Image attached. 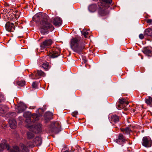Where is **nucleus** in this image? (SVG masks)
Instances as JSON below:
<instances>
[{"label":"nucleus","mask_w":152,"mask_h":152,"mask_svg":"<svg viewBox=\"0 0 152 152\" xmlns=\"http://www.w3.org/2000/svg\"><path fill=\"white\" fill-rule=\"evenodd\" d=\"M39 118L38 115L36 114H33L31 118H27L26 122L27 126L31 131L36 133H38L41 131V125L40 124H37L36 126L32 125V122L37 121Z\"/></svg>","instance_id":"nucleus-1"},{"label":"nucleus","mask_w":152,"mask_h":152,"mask_svg":"<svg viewBox=\"0 0 152 152\" xmlns=\"http://www.w3.org/2000/svg\"><path fill=\"white\" fill-rule=\"evenodd\" d=\"M70 45L73 51L79 54H82V50L85 48L84 43L76 38H73L71 40Z\"/></svg>","instance_id":"nucleus-2"},{"label":"nucleus","mask_w":152,"mask_h":152,"mask_svg":"<svg viewBox=\"0 0 152 152\" xmlns=\"http://www.w3.org/2000/svg\"><path fill=\"white\" fill-rule=\"evenodd\" d=\"M112 1V0H102V1L98 3V11L99 15L104 16L108 14L109 12L107 9Z\"/></svg>","instance_id":"nucleus-3"},{"label":"nucleus","mask_w":152,"mask_h":152,"mask_svg":"<svg viewBox=\"0 0 152 152\" xmlns=\"http://www.w3.org/2000/svg\"><path fill=\"white\" fill-rule=\"evenodd\" d=\"M54 29L53 26L48 21L42 20L40 23V31L41 33L45 35L48 33L49 29L51 31H53Z\"/></svg>","instance_id":"nucleus-4"},{"label":"nucleus","mask_w":152,"mask_h":152,"mask_svg":"<svg viewBox=\"0 0 152 152\" xmlns=\"http://www.w3.org/2000/svg\"><path fill=\"white\" fill-rule=\"evenodd\" d=\"M47 18L48 15L46 14L41 12L38 13L34 16V20L36 22L39 21L42 18L47 19Z\"/></svg>","instance_id":"nucleus-5"},{"label":"nucleus","mask_w":152,"mask_h":152,"mask_svg":"<svg viewBox=\"0 0 152 152\" xmlns=\"http://www.w3.org/2000/svg\"><path fill=\"white\" fill-rule=\"evenodd\" d=\"M142 142L143 145L146 147H150L152 144L151 140L146 137H143Z\"/></svg>","instance_id":"nucleus-6"},{"label":"nucleus","mask_w":152,"mask_h":152,"mask_svg":"<svg viewBox=\"0 0 152 152\" xmlns=\"http://www.w3.org/2000/svg\"><path fill=\"white\" fill-rule=\"evenodd\" d=\"M52 43V41L51 39L46 40L40 45V46L42 49L48 48L49 47Z\"/></svg>","instance_id":"nucleus-7"},{"label":"nucleus","mask_w":152,"mask_h":152,"mask_svg":"<svg viewBox=\"0 0 152 152\" xmlns=\"http://www.w3.org/2000/svg\"><path fill=\"white\" fill-rule=\"evenodd\" d=\"M6 30L9 31L13 32L15 30V26L13 23L7 22L5 26Z\"/></svg>","instance_id":"nucleus-8"},{"label":"nucleus","mask_w":152,"mask_h":152,"mask_svg":"<svg viewBox=\"0 0 152 152\" xmlns=\"http://www.w3.org/2000/svg\"><path fill=\"white\" fill-rule=\"evenodd\" d=\"M0 147L1 150L2 149H7V150H10V147L9 145L7 143V141L5 140H2L0 144Z\"/></svg>","instance_id":"nucleus-9"},{"label":"nucleus","mask_w":152,"mask_h":152,"mask_svg":"<svg viewBox=\"0 0 152 152\" xmlns=\"http://www.w3.org/2000/svg\"><path fill=\"white\" fill-rule=\"evenodd\" d=\"M115 141L118 144L122 145L125 142V140L124 138L123 135L121 134H120L118 138L115 140Z\"/></svg>","instance_id":"nucleus-10"},{"label":"nucleus","mask_w":152,"mask_h":152,"mask_svg":"<svg viewBox=\"0 0 152 152\" xmlns=\"http://www.w3.org/2000/svg\"><path fill=\"white\" fill-rule=\"evenodd\" d=\"M26 108V105L23 102H21L18 104V110L19 113L24 111Z\"/></svg>","instance_id":"nucleus-11"},{"label":"nucleus","mask_w":152,"mask_h":152,"mask_svg":"<svg viewBox=\"0 0 152 152\" xmlns=\"http://www.w3.org/2000/svg\"><path fill=\"white\" fill-rule=\"evenodd\" d=\"M33 143L34 145L37 146H40L42 143V139L39 136L36 137L34 140Z\"/></svg>","instance_id":"nucleus-12"},{"label":"nucleus","mask_w":152,"mask_h":152,"mask_svg":"<svg viewBox=\"0 0 152 152\" xmlns=\"http://www.w3.org/2000/svg\"><path fill=\"white\" fill-rule=\"evenodd\" d=\"M61 19L60 17H56L54 18L53 24L55 26H59L62 23Z\"/></svg>","instance_id":"nucleus-13"},{"label":"nucleus","mask_w":152,"mask_h":152,"mask_svg":"<svg viewBox=\"0 0 152 152\" xmlns=\"http://www.w3.org/2000/svg\"><path fill=\"white\" fill-rule=\"evenodd\" d=\"M9 123L11 129H15L17 125L16 121L13 118H11L9 121Z\"/></svg>","instance_id":"nucleus-14"},{"label":"nucleus","mask_w":152,"mask_h":152,"mask_svg":"<svg viewBox=\"0 0 152 152\" xmlns=\"http://www.w3.org/2000/svg\"><path fill=\"white\" fill-rule=\"evenodd\" d=\"M142 52L148 56L151 57L152 56V51L147 48H143Z\"/></svg>","instance_id":"nucleus-15"},{"label":"nucleus","mask_w":152,"mask_h":152,"mask_svg":"<svg viewBox=\"0 0 152 152\" xmlns=\"http://www.w3.org/2000/svg\"><path fill=\"white\" fill-rule=\"evenodd\" d=\"M110 117V120L111 121L116 123L118 122L119 120V117L116 115H111Z\"/></svg>","instance_id":"nucleus-16"},{"label":"nucleus","mask_w":152,"mask_h":152,"mask_svg":"<svg viewBox=\"0 0 152 152\" xmlns=\"http://www.w3.org/2000/svg\"><path fill=\"white\" fill-rule=\"evenodd\" d=\"M7 107L4 105H0V113L3 114L5 113L7 110Z\"/></svg>","instance_id":"nucleus-17"},{"label":"nucleus","mask_w":152,"mask_h":152,"mask_svg":"<svg viewBox=\"0 0 152 152\" xmlns=\"http://www.w3.org/2000/svg\"><path fill=\"white\" fill-rule=\"evenodd\" d=\"M119 103L120 104L124 106V107L128 105L129 102L124 98H122L119 99Z\"/></svg>","instance_id":"nucleus-18"},{"label":"nucleus","mask_w":152,"mask_h":152,"mask_svg":"<svg viewBox=\"0 0 152 152\" xmlns=\"http://www.w3.org/2000/svg\"><path fill=\"white\" fill-rule=\"evenodd\" d=\"M20 148L21 151V152H29V150L27 147L22 143L20 145Z\"/></svg>","instance_id":"nucleus-19"},{"label":"nucleus","mask_w":152,"mask_h":152,"mask_svg":"<svg viewBox=\"0 0 152 152\" xmlns=\"http://www.w3.org/2000/svg\"><path fill=\"white\" fill-rule=\"evenodd\" d=\"M53 114L50 112H46L44 115V118L46 120H50L52 118Z\"/></svg>","instance_id":"nucleus-20"},{"label":"nucleus","mask_w":152,"mask_h":152,"mask_svg":"<svg viewBox=\"0 0 152 152\" xmlns=\"http://www.w3.org/2000/svg\"><path fill=\"white\" fill-rule=\"evenodd\" d=\"M144 35L152 37V29L148 28L146 29L144 31Z\"/></svg>","instance_id":"nucleus-21"},{"label":"nucleus","mask_w":152,"mask_h":152,"mask_svg":"<svg viewBox=\"0 0 152 152\" xmlns=\"http://www.w3.org/2000/svg\"><path fill=\"white\" fill-rule=\"evenodd\" d=\"M59 53L57 51H52L49 54V56L51 57L54 58L58 56Z\"/></svg>","instance_id":"nucleus-22"},{"label":"nucleus","mask_w":152,"mask_h":152,"mask_svg":"<svg viewBox=\"0 0 152 152\" xmlns=\"http://www.w3.org/2000/svg\"><path fill=\"white\" fill-rule=\"evenodd\" d=\"M96 5L95 4H92L89 6L88 9L90 11L94 12L96 10Z\"/></svg>","instance_id":"nucleus-23"},{"label":"nucleus","mask_w":152,"mask_h":152,"mask_svg":"<svg viewBox=\"0 0 152 152\" xmlns=\"http://www.w3.org/2000/svg\"><path fill=\"white\" fill-rule=\"evenodd\" d=\"M121 130L122 132L127 134H129L131 131V130L129 127H127L125 128H122L121 129Z\"/></svg>","instance_id":"nucleus-24"},{"label":"nucleus","mask_w":152,"mask_h":152,"mask_svg":"<svg viewBox=\"0 0 152 152\" xmlns=\"http://www.w3.org/2000/svg\"><path fill=\"white\" fill-rule=\"evenodd\" d=\"M27 138L28 139H32L34 136L33 133L31 132H28L27 133Z\"/></svg>","instance_id":"nucleus-25"},{"label":"nucleus","mask_w":152,"mask_h":152,"mask_svg":"<svg viewBox=\"0 0 152 152\" xmlns=\"http://www.w3.org/2000/svg\"><path fill=\"white\" fill-rule=\"evenodd\" d=\"M10 152H20V150L18 146H15L10 150Z\"/></svg>","instance_id":"nucleus-26"},{"label":"nucleus","mask_w":152,"mask_h":152,"mask_svg":"<svg viewBox=\"0 0 152 152\" xmlns=\"http://www.w3.org/2000/svg\"><path fill=\"white\" fill-rule=\"evenodd\" d=\"M145 102L148 104H152V98L151 97H148L145 99Z\"/></svg>","instance_id":"nucleus-27"},{"label":"nucleus","mask_w":152,"mask_h":152,"mask_svg":"<svg viewBox=\"0 0 152 152\" xmlns=\"http://www.w3.org/2000/svg\"><path fill=\"white\" fill-rule=\"evenodd\" d=\"M23 116L27 118H31L32 115H31V113L29 112L24 113L23 114Z\"/></svg>","instance_id":"nucleus-28"},{"label":"nucleus","mask_w":152,"mask_h":152,"mask_svg":"<svg viewBox=\"0 0 152 152\" xmlns=\"http://www.w3.org/2000/svg\"><path fill=\"white\" fill-rule=\"evenodd\" d=\"M37 74L39 76H45V75L44 72L41 70H37Z\"/></svg>","instance_id":"nucleus-29"},{"label":"nucleus","mask_w":152,"mask_h":152,"mask_svg":"<svg viewBox=\"0 0 152 152\" xmlns=\"http://www.w3.org/2000/svg\"><path fill=\"white\" fill-rule=\"evenodd\" d=\"M48 63L47 62H45L42 64V66L45 70H47L48 69Z\"/></svg>","instance_id":"nucleus-30"},{"label":"nucleus","mask_w":152,"mask_h":152,"mask_svg":"<svg viewBox=\"0 0 152 152\" xmlns=\"http://www.w3.org/2000/svg\"><path fill=\"white\" fill-rule=\"evenodd\" d=\"M17 84L19 86H23L25 84V82L24 80L19 81L17 82Z\"/></svg>","instance_id":"nucleus-31"},{"label":"nucleus","mask_w":152,"mask_h":152,"mask_svg":"<svg viewBox=\"0 0 152 152\" xmlns=\"http://www.w3.org/2000/svg\"><path fill=\"white\" fill-rule=\"evenodd\" d=\"M60 126L56 127H54L53 129V131L56 134H57L59 132V130Z\"/></svg>","instance_id":"nucleus-32"},{"label":"nucleus","mask_w":152,"mask_h":152,"mask_svg":"<svg viewBox=\"0 0 152 152\" xmlns=\"http://www.w3.org/2000/svg\"><path fill=\"white\" fill-rule=\"evenodd\" d=\"M34 143H33L31 142H28L26 144V147H34Z\"/></svg>","instance_id":"nucleus-33"},{"label":"nucleus","mask_w":152,"mask_h":152,"mask_svg":"<svg viewBox=\"0 0 152 152\" xmlns=\"http://www.w3.org/2000/svg\"><path fill=\"white\" fill-rule=\"evenodd\" d=\"M81 32L85 38H87V36L88 34V32L86 31H81Z\"/></svg>","instance_id":"nucleus-34"},{"label":"nucleus","mask_w":152,"mask_h":152,"mask_svg":"<svg viewBox=\"0 0 152 152\" xmlns=\"http://www.w3.org/2000/svg\"><path fill=\"white\" fill-rule=\"evenodd\" d=\"M61 152H70L66 147L64 148L61 150Z\"/></svg>","instance_id":"nucleus-35"},{"label":"nucleus","mask_w":152,"mask_h":152,"mask_svg":"<svg viewBox=\"0 0 152 152\" xmlns=\"http://www.w3.org/2000/svg\"><path fill=\"white\" fill-rule=\"evenodd\" d=\"M78 112L77 111H74L72 113V115L74 117H76V116L78 114Z\"/></svg>","instance_id":"nucleus-36"},{"label":"nucleus","mask_w":152,"mask_h":152,"mask_svg":"<svg viewBox=\"0 0 152 152\" xmlns=\"http://www.w3.org/2000/svg\"><path fill=\"white\" fill-rule=\"evenodd\" d=\"M32 87L34 88H36L37 87V85L36 82H34L32 84Z\"/></svg>","instance_id":"nucleus-37"},{"label":"nucleus","mask_w":152,"mask_h":152,"mask_svg":"<svg viewBox=\"0 0 152 152\" xmlns=\"http://www.w3.org/2000/svg\"><path fill=\"white\" fill-rule=\"evenodd\" d=\"M124 107V106L121 105V104L119 103V104L117 105V107L118 109H120L123 108Z\"/></svg>","instance_id":"nucleus-38"},{"label":"nucleus","mask_w":152,"mask_h":152,"mask_svg":"<svg viewBox=\"0 0 152 152\" xmlns=\"http://www.w3.org/2000/svg\"><path fill=\"white\" fill-rule=\"evenodd\" d=\"M144 35L143 34H141L139 35V37L140 39H142L144 38Z\"/></svg>","instance_id":"nucleus-39"},{"label":"nucleus","mask_w":152,"mask_h":152,"mask_svg":"<svg viewBox=\"0 0 152 152\" xmlns=\"http://www.w3.org/2000/svg\"><path fill=\"white\" fill-rule=\"evenodd\" d=\"M4 100V98L3 97V96L1 95H0V102H1L2 100Z\"/></svg>","instance_id":"nucleus-40"},{"label":"nucleus","mask_w":152,"mask_h":152,"mask_svg":"<svg viewBox=\"0 0 152 152\" xmlns=\"http://www.w3.org/2000/svg\"><path fill=\"white\" fill-rule=\"evenodd\" d=\"M152 20L151 19H148L147 20V22L149 23V24H151Z\"/></svg>","instance_id":"nucleus-41"},{"label":"nucleus","mask_w":152,"mask_h":152,"mask_svg":"<svg viewBox=\"0 0 152 152\" xmlns=\"http://www.w3.org/2000/svg\"><path fill=\"white\" fill-rule=\"evenodd\" d=\"M33 75L32 74H31L29 75V77L31 78V79H36L37 78V77H32V76Z\"/></svg>","instance_id":"nucleus-42"},{"label":"nucleus","mask_w":152,"mask_h":152,"mask_svg":"<svg viewBox=\"0 0 152 152\" xmlns=\"http://www.w3.org/2000/svg\"><path fill=\"white\" fill-rule=\"evenodd\" d=\"M15 18L17 19L19 17V16L18 15H15Z\"/></svg>","instance_id":"nucleus-43"},{"label":"nucleus","mask_w":152,"mask_h":152,"mask_svg":"<svg viewBox=\"0 0 152 152\" xmlns=\"http://www.w3.org/2000/svg\"><path fill=\"white\" fill-rule=\"evenodd\" d=\"M12 115H15V113L14 112H12Z\"/></svg>","instance_id":"nucleus-44"},{"label":"nucleus","mask_w":152,"mask_h":152,"mask_svg":"<svg viewBox=\"0 0 152 152\" xmlns=\"http://www.w3.org/2000/svg\"><path fill=\"white\" fill-rule=\"evenodd\" d=\"M58 124L59 125V124L58 123V122L57 123H55V125L56 126V125H58Z\"/></svg>","instance_id":"nucleus-45"},{"label":"nucleus","mask_w":152,"mask_h":152,"mask_svg":"<svg viewBox=\"0 0 152 152\" xmlns=\"http://www.w3.org/2000/svg\"><path fill=\"white\" fill-rule=\"evenodd\" d=\"M94 152H96L95 151H94Z\"/></svg>","instance_id":"nucleus-46"}]
</instances>
